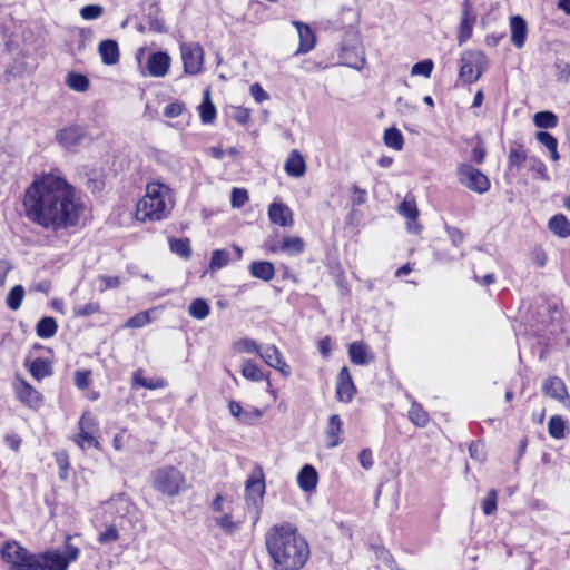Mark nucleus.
<instances>
[{"label": "nucleus", "instance_id": "1", "mask_svg": "<svg viewBox=\"0 0 570 570\" xmlns=\"http://www.w3.org/2000/svg\"><path fill=\"white\" fill-rule=\"evenodd\" d=\"M23 205L30 220L51 232L75 226L81 210L75 188L53 175L35 180L26 190Z\"/></svg>", "mask_w": 570, "mask_h": 570}, {"label": "nucleus", "instance_id": "2", "mask_svg": "<svg viewBox=\"0 0 570 570\" xmlns=\"http://www.w3.org/2000/svg\"><path fill=\"white\" fill-rule=\"evenodd\" d=\"M265 546L273 570H301L311 556L306 538L291 523L272 527L266 532Z\"/></svg>", "mask_w": 570, "mask_h": 570}, {"label": "nucleus", "instance_id": "3", "mask_svg": "<svg viewBox=\"0 0 570 570\" xmlns=\"http://www.w3.org/2000/svg\"><path fill=\"white\" fill-rule=\"evenodd\" d=\"M171 208L169 188L160 183H149L146 195L137 203L136 218L141 222L161 220Z\"/></svg>", "mask_w": 570, "mask_h": 570}, {"label": "nucleus", "instance_id": "4", "mask_svg": "<svg viewBox=\"0 0 570 570\" xmlns=\"http://www.w3.org/2000/svg\"><path fill=\"white\" fill-rule=\"evenodd\" d=\"M79 556L80 549L71 544V535H66L63 552L50 549L36 553L32 570H68L70 563L75 562Z\"/></svg>", "mask_w": 570, "mask_h": 570}, {"label": "nucleus", "instance_id": "5", "mask_svg": "<svg viewBox=\"0 0 570 570\" xmlns=\"http://www.w3.org/2000/svg\"><path fill=\"white\" fill-rule=\"evenodd\" d=\"M153 489L166 497L174 498L187 489L185 474L174 465H161L150 473Z\"/></svg>", "mask_w": 570, "mask_h": 570}, {"label": "nucleus", "instance_id": "6", "mask_svg": "<svg viewBox=\"0 0 570 570\" xmlns=\"http://www.w3.org/2000/svg\"><path fill=\"white\" fill-rule=\"evenodd\" d=\"M2 561L10 570H32L36 553L30 552L14 540L6 541L0 550Z\"/></svg>", "mask_w": 570, "mask_h": 570}, {"label": "nucleus", "instance_id": "7", "mask_svg": "<svg viewBox=\"0 0 570 570\" xmlns=\"http://www.w3.org/2000/svg\"><path fill=\"white\" fill-rule=\"evenodd\" d=\"M487 57L480 50H465L461 55L459 77L465 83H473L480 79L487 68Z\"/></svg>", "mask_w": 570, "mask_h": 570}, {"label": "nucleus", "instance_id": "8", "mask_svg": "<svg viewBox=\"0 0 570 570\" xmlns=\"http://www.w3.org/2000/svg\"><path fill=\"white\" fill-rule=\"evenodd\" d=\"M456 175L460 184L474 193L484 194L491 187L488 176L470 164H460Z\"/></svg>", "mask_w": 570, "mask_h": 570}, {"label": "nucleus", "instance_id": "9", "mask_svg": "<svg viewBox=\"0 0 570 570\" xmlns=\"http://www.w3.org/2000/svg\"><path fill=\"white\" fill-rule=\"evenodd\" d=\"M265 493L264 474L261 468H256L245 484V501L249 509H253L258 517Z\"/></svg>", "mask_w": 570, "mask_h": 570}, {"label": "nucleus", "instance_id": "10", "mask_svg": "<svg viewBox=\"0 0 570 570\" xmlns=\"http://www.w3.org/2000/svg\"><path fill=\"white\" fill-rule=\"evenodd\" d=\"M184 71L188 75H197L202 71L204 50L200 45L190 42L180 46Z\"/></svg>", "mask_w": 570, "mask_h": 570}, {"label": "nucleus", "instance_id": "11", "mask_svg": "<svg viewBox=\"0 0 570 570\" xmlns=\"http://www.w3.org/2000/svg\"><path fill=\"white\" fill-rule=\"evenodd\" d=\"M478 13L473 8L470 0H463L462 2V11L460 16V23L458 28V43L462 46L473 35V28L476 23Z\"/></svg>", "mask_w": 570, "mask_h": 570}, {"label": "nucleus", "instance_id": "12", "mask_svg": "<svg viewBox=\"0 0 570 570\" xmlns=\"http://www.w3.org/2000/svg\"><path fill=\"white\" fill-rule=\"evenodd\" d=\"M87 136V130L80 125H69L56 131V141L65 149L80 145Z\"/></svg>", "mask_w": 570, "mask_h": 570}, {"label": "nucleus", "instance_id": "13", "mask_svg": "<svg viewBox=\"0 0 570 570\" xmlns=\"http://www.w3.org/2000/svg\"><path fill=\"white\" fill-rule=\"evenodd\" d=\"M13 389L17 399L24 405L36 407L41 404L42 395L26 380L17 377V382L14 383Z\"/></svg>", "mask_w": 570, "mask_h": 570}, {"label": "nucleus", "instance_id": "14", "mask_svg": "<svg viewBox=\"0 0 570 570\" xmlns=\"http://www.w3.org/2000/svg\"><path fill=\"white\" fill-rule=\"evenodd\" d=\"M259 356L267 365L278 370L285 376L291 374L288 364L284 360L281 351L275 345H267L264 348H261Z\"/></svg>", "mask_w": 570, "mask_h": 570}, {"label": "nucleus", "instance_id": "15", "mask_svg": "<svg viewBox=\"0 0 570 570\" xmlns=\"http://www.w3.org/2000/svg\"><path fill=\"white\" fill-rule=\"evenodd\" d=\"M169 67L170 57L167 52L157 51L149 55L147 70L150 76L161 78L168 72Z\"/></svg>", "mask_w": 570, "mask_h": 570}, {"label": "nucleus", "instance_id": "16", "mask_svg": "<svg viewBox=\"0 0 570 570\" xmlns=\"http://www.w3.org/2000/svg\"><path fill=\"white\" fill-rule=\"evenodd\" d=\"M399 214L409 220L407 229L411 233L417 234L421 230V226L416 223L419 217V209L416 202L413 197L406 196L404 200L399 205Z\"/></svg>", "mask_w": 570, "mask_h": 570}, {"label": "nucleus", "instance_id": "17", "mask_svg": "<svg viewBox=\"0 0 570 570\" xmlns=\"http://www.w3.org/2000/svg\"><path fill=\"white\" fill-rule=\"evenodd\" d=\"M355 392L356 389L352 381L350 371L344 366L337 376L336 396L341 402H350Z\"/></svg>", "mask_w": 570, "mask_h": 570}, {"label": "nucleus", "instance_id": "18", "mask_svg": "<svg viewBox=\"0 0 570 570\" xmlns=\"http://www.w3.org/2000/svg\"><path fill=\"white\" fill-rule=\"evenodd\" d=\"M268 217L273 224H277L282 227L293 225V213L289 207L283 203H272L268 206Z\"/></svg>", "mask_w": 570, "mask_h": 570}, {"label": "nucleus", "instance_id": "19", "mask_svg": "<svg viewBox=\"0 0 570 570\" xmlns=\"http://www.w3.org/2000/svg\"><path fill=\"white\" fill-rule=\"evenodd\" d=\"M293 26L297 29L299 45L295 55H304L315 47V35L308 24L301 21H293Z\"/></svg>", "mask_w": 570, "mask_h": 570}, {"label": "nucleus", "instance_id": "20", "mask_svg": "<svg viewBox=\"0 0 570 570\" xmlns=\"http://www.w3.org/2000/svg\"><path fill=\"white\" fill-rule=\"evenodd\" d=\"M511 42L518 49H521L527 40L528 24L521 16H512L510 18Z\"/></svg>", "mask_w": 570, "mask_h": 570}, {"label": "nucleus", "instance_id": "21", "mask_svg": "<svg viewBox=\"0 0 570 570\" xmlns=\"http://www.w3.org/2000/svg\"><path fill=\"white\" fill-rule=\"evenodd\" d=\"M542 391L547 396L560 402H563L569 397L564 382L557 376H551L544 380L542 383Z\"/></svg>", "mask_w": 570, "mask_h": 570}, {"label": "nucleus", "instance_id": "22", "mask_svg": "<svg viewBox=\"0 0 570 570\" xmlns=\"http://www.w3.org/2000/svg\"><path fill=\"white\" fill-rule=\"evenodd\" d=\"M284 169L291 177L299 178L304 176L306 171V163L303 155L296 149L292 150L284 165Z\"/></svg>", "mask_w": 570, "mask_h": 570}, {"label": "nucleus", "instance_id": "23", "mask_svg": "<svg viewBox=\"0 0 570 570\" xmlns=\"http://www.w3.org/2000/svg\"><path fill=\"white\" fill-rule=\"evenodd\" d=\"M101 61L107 66L116 65L119 61V46L116 40L106 39L98 46Z\"/></svg>", "mask_w": 570, "mask_h": 570}, {"label": "nucleus", "instance_id": "24", "mask_svg": "<svg viewBox=\"0 0 570 570\" xmlns=\"http://www.w3.org/2000/svg\"><path fill=\"white\" fill-rule=\"evenodd\" d=\"M343 432V421L337 414L330 416L328 425L326 428V438L328 449H333L341 443V434Z\"/></svg>", "mask_w": 570, "mask_h": 570}, {"label": "nucleus", "instance_id": "25", "mask_svg": "<svg viewBox=\"0 0 570 570\" xmlns=\"http://www.w3.org/2000/svg\"><path fill=\"white\" fill-rule=\"evenodd\" d=\"M318 474L316 469L311 464H305L297 475V483L303 491H312L316 488Z\"/></svg>", "mask_w": 570, "mask_h": 570}, {"label": "nucleus", "instance_id": "26", "mask_svg": "<svg viewBox=\"0 0 570 570\" xmlns=\"http://www.w3.org/2000/svg\"><path fill=\"white\" fill-rule=\"evenodd\" d=\"M147 20L149 24V30L156 33H166L168 32V28L165 23L164 18L161 17V9L158 3L154 2L149 7V11L147 14Z\"/></svg>", "mask_w": 570, "mask_h": 570}, {"label": "nucleus", "instance_id": "27", "mask_svg": "<svg viewBox=\"0 0 570 570\" xmlns=\"http://www.w3.org/2000/svg\"><path fill=\"white\" fill-rule=\"evenodd\" d=\"M249 272L253 277L259 278L264 282H269L275 277V267L273 263L267 261L253 262L249 265Z\"/></svg>", "mask_w": 570, "mask_h": 570}, {"label": "nucleus", "instance_id": "28", "mask_svg": "<svg viewBox=\"0 0 570 570\" xmlns=\"http://www.w3.org/2000/svg\"><path fill=\"white\" fill-rule=\"evenodd\" d=\"M58 331L57 321L51 316L41 317L36 325V333L40 338H51Z\"/></svg>", "mask_w": 570, "mask_h": 570}, {"label": "nucleus", "instance_id": "29", "mask_svg": "<svg viewBox=\"0 0 570 570\" xmlns=\"http://www.w3.org/2000/svg\"><path fill=\"white\" fill-rule=\"evenodd\" d=\"M305 243L303 238L298 236H286L282 240L281 252L289 256H296L304 252Z\"/></svg>", "mask_w": 570, "mask_h": 570}, {"label": "nucleus", "instance_id": "30", "mask_svg": "<svg viewBox=\"0 0 570 570\" xmlns=\"http://www.w3.org/2000/svg\"><path fill=\"white\" fill-rule=\"evenodd\" d=\"M549 229L562 238L570 236V223L562 214H557L550 218Z\"/></svg>", "mask_w": 570, "mask_h": 570}, {"label": "nucleus", "instance_id": "31", "mask_svg": "<svg viewBox=\"0 0 570 570\" xmlns=\"http://www.w3.org/2000/svg\"><path fill=\"white\" fill-rule=\"evenodd\" d=\"M351 362L356 365H366L370 362L367 347L363 342H353L348 346Z\"/></svg>", "mask_w": 570, "mask_h": 570}, {"label": "nucleus", "instance_id": "32", "mask_svg": "<svg viewBox=\"0 0 570 570\" xmlns=\"http://www.w3.org/2000/svg\"><path fill=\"white\" fill-rule=\"evenodd\" d=\"M132 386H140L147 390L164 389L167 386V381L163 377L145 379L139 371L135 372L131 377Z\"/></svg>", "mask_w": 570, "mask_h": 570}, {"label": "nucleus", "instance_id": "33", "mask_svg": "<svg viewBox=\"0 0 570 570\" xmlns=\"http://www.w3.org/2000/svg\"><path fill=\"white\" fill-rule=\"evenodd\" d=\"M199 116L204 124H210L216 118V107L210 99L209 89H206L204 92V98L199 106Z\"/></svg>", "mask_w": 570, "mask_h": 570}, {"label": "nucleus", "instance_id": "34", "mask_svg": "<svg viewBox=\"0 0 570 570\" xmlns=\"http://www.w3.org/2000/svg\"><path fill=\"white\" fill-rule=\"evenodd\" d=\"M112 505L121 518L128 515L130 521L137 519V509L127 498L120 495L114 499Z\"/></svg>", "mask_w": 570, "mask_h": 570}, {"label": "nucleus", "instance_id": "35", "mask_svg": "<svg viewBox=\"0 0 570 570\" xmlns=\"http://www.w3.org/2000/svg\"><path fill=\"white\" fill-rule=\"evenodd\" d=\"M29 371L31 375L38 381L52 374L51 364L47 360L41 357H38L31 362Z\"/></svg>", "mask_w": 570, "mask_h": 570}, {"label": "nucleus", "instance_id": "36", "mask_svg": "<svg viewBox=\"0 0 570 570\" xmlns=\"http://www.w3.org/2000/svg\"><path fill=\"white\" fill-rule=\"evenodd\" d=\"M383 141L385 146L394 150H401L404 146V137L396 127L385 129Z\"/></svg>", "mask_w": 570, "mask_h": 570}, {"label": "nucleus", "instance_id": "37", "mask_svg": "<svg viewBox=\"0 0 570 570\" xmlns=\"http://www.w3.org/2000/svg\"><path fill=\"white\" fill-rule=\"evenodd\" d=\"M66 85L75 91L83 92L89 88L90 81L88 77L82 73L69 72L66 78Z\"/></svg>", "mask_w": 570, "mask_h": 570}, {"label": "nucleus", "instance_id": "38", "mask_svg": "<svg viewBox=\"0 0 570 570\" xmlns=\"http://www.w3.org/2000/svg\"><path fill=\"white\" fill-rule=\"evenodd\" d=\"M528 156L522 146L511 147L508 155L509 169L519 170L527 161Z\"/></svg>", "mask_w": 570, "mask_h": 570}, {"label": "nucleus", "instance_id": "39", "mask_svg": "<svg viewBox=\"0 0 570 570\" xmlns=\"http://www.w3.org/2000/svg\"><path fill=\"white\" fill-rule=\"evenodd\" d=\"M188 313L196 320H204L209 315L210 306L204 298H196L190 303Z\"/></svg>", "mask_w": 570, "mask_h": 570}, {"label": "nucleus", "instance_id": "40", "mask_svg": "<svg viewBox=\"0 0 570 570\" xmlns=\"http://www.w3.org/2000/svg\"><path fill=\"white\" fill-rule=\"evenodd\" d=\"M409 419L419 428H424L429 423L428 412L417 403H412L409 410Z\"/></svg>", "mask_w": 570, "mask_h": 570}, {"label": "nucleus", "instance_id": "41", "mask_svg": "<svg viewBox=\"0 0 570 570\" xmlns=\"http://www.w3.org/2000/svg\"><path fill=\"white\" fill-rule=\"evenodd\" d=\"M548 432L551 438L556 440L563 439L566 436V421L560 415H553L550 417L548 423Z\"/></svg>", "mask_w": 570, "mask_h": 570}, {"label": "nucleus", "instance_id": "42", "mask_svg": "<svg viewBox=\"0 0 570 570\" xmlns=\"http://www.w3.org/2000/svg\"><path fill=\"white\" fill-rule=\"evenodd\" d=\"M533 122L538 128H554L558 124V117L552 111H539L534 114Z\"/></svg>", "mask_w": 570, "mask_h": 570}, {"label": "nucleus", "instance_id": "43", "mask_svg": "<svg viewBox=\"0 0 570 570\" xmlns=\"http://www.w3.org/2000/svg\"><path fill=\"white\" fill-rule=\"evenodd\" d=\"M170 250L181 258L188 259L191 256L189 239L173 238L169 240Z\"/></svg>", "mask_w": 570, "mask_h": 570}, {"label": "nucleus", "instance_id": "44", "mask_svg": "<svg viewBox=\"0 0 570 570\" xmlns=\"http://www.w3.org/2000/svg\"><path fill=\"white\" fill-rule=\"evenodd\" d=\"M23 297H24L23 286L16 285L8 293L7 298H6V304L10 309L17 311L21 306Z\"/></svg>", "mask_w": 570, "mask_h": 570}, {"label": "nucleus", "instance_id": "45", "mask_svg": "<svg viewBox=\"0 0 570 570\" xmlns=\"http://www.w3.org/2000/svg\"><path fill=\"white\" fill-rule=\"evenodd\" d=\"M73 442L77 443L82 450L90 448H99V442L95 438V432L80 431L73 436Z\"/></svg>", "mask_w": 570, "mask_h": 570}, {"label": "nucleus", "instance_id": "46", "mask_svg": "<svg viewBox=\"0 0 570 570\" xmlns=\"http://www.w3.org/2000/svg\"><path fill=\"white\" fill-rule=\"evenodd\" d=\"M242 374L245 379L253 382H261L264 380L262 370L250 361H245L242 365Z\"/></svg>", "mask_w": 570, "mask_h": 570}, {"label": "nucleus", "instance_id": "47", "mask_svg": "<svg viewBox=\"0 0 570 570\" xmlns=\"http://www.w3.org/2000/svg\"><path fill=\"white\" fill-rule=\"evenodd\" d=\"M230 256L226 249H215L212 253L209 269L217 271L225 267L229 263Z\"/></svg>", "mask_w": 570, "mask_h": 570}, {"label": "nucleus", "instance_id": "48", "mask_svg": "<svg viewBox=\"0 0 570 570\" xmlns=\"http://www.w3.org/2000/svg\"><path fill=\"white\" fill-rule=\"evenodd\" d=\"M153 312H154V309H148V311L137 313L136 315H134L126 322L125 326L129 327V328H140V327L148 325L153 321V318H151Z\"/></svg>", "mask_w": 570, "mask_h": 570}, {"label": "nucleus", "instance_id": "49", "mask_svg": "<svg viewBox=\"0 0 570 570\" xmlns=\"http://www.w3.org/2000/svg\"><path fill=\"white\" fill-rule=\"evenodd\" d=\"M216 524L228 535H233L239 530L240 522H235L230 514H224L215 519Z\"/></svg>", "mask_w": 570, "mask_h": 570}, {"label": "nucleus", "instance_id": "50", "mask_svg": "<svg viewBox=\"0 0 570 570\" xmlns=\"http://www.w3.org/2000/svg\"><path fill=\"white\" fill-rule=\"evenodd\" d=\"M433 61L430 59H425L414 63L411 69V73L413 76H423L429 78L433 71Z\"/></svg>", "mask_w": 570, "mask_h": 570}, {"label": "nucleus", "instance_id": "51", "mask_svg": "<svg viewBox=\"0 0 570 570\" xmlns=\"http://www.w3.org/2000/svg\"><path fill=\"white\" fill-rule=\"evenodd\" d=\"M498 492L492 489L482 501V511L485 515H491L497 511Z\"/></svg>", "mask_w": 570, "mask_h": 570}, {"label": "nucleus", "instance_id": "52", "mask_svg": "<svg viewBox=\"0 0 570 570\" xmlns=\"http://www.w3.org/2000/svg\"><path fill=\"white\" fill-rule=\"evenodd\" d=\"M100 311V304L98 302H89L85 305L73 307V316L86 317L96 314Z\"/></svg>", "mask_w": 570, "mask_h": 570}, {"label": "nucleus", "instance_id": "53", "mask_svg": "<svg viewBox=\"0 0 570 570\" xmlns=\"http://www.w3.org/2000/svg\"><path fill=\"white\" fill-rule=\"evenodd\" d=\"M79 430L88 432L98 431V421L90 412H85L79 420Z\"/></svg>", "mask_w": 570, "mask_h": 570}, {"label": "nucleus", "instance_id": "54", "mask_svg": "<svg viewBox=\"0 0 570 570\" xmlns=\"http://www.w3.org/2000/svg\"><path fill=\"white\" fill-rule=\"evenodd\" d=\"M235 348L242 353H256L259 355L261 346L250 338H242L235 343Z\"/></svg>", "mask_w": 570, "mask_h": 570}, {"label": "nucleus", "instance_id": "55", "mask_svg": "<svg viewBox=\"0 0 570 570\" xmlns=\"http://www.w3.org/2000/svg\"><path fill=\"white\" fill-rule=\"evenodd\" d=\"M248 202L246 189L234 187L230 194V204L234 208H240Z\"/></svg>", "mask_w": 570, "mask_h": 570}, {"label": "nucleus", "instance_id": "56", "mask_svg": "<svg viewBox=\"0 0 570 570\" xmlns=\"http://www.w3.org/2000/svg\"><path fill=\"white\" fill-rule=\"evenodd\" d=\"M102 13L104 8L100 4H87L80 10V16L85 20L98 19Z\"/></svg>", "mask_w": 570, "mask_h": 570}, {"label": "nucleus", "instance_id": "57", "mask_svg": "<svg viewBox=\"0 0 570 570\" xmlns=\"http://www.w3.org/2000/svg\"><path fill=\"white\" fill-rule=\"evenodd\" d=\"M118 538H119L118 529L116 528V525L111 524L104 532H101L98 535V542L101 544H107V543L118 540Z\"/></svg>", "mask_w": 570, "mask_h": 570}, {"label": "nucleus", "instance_id": "58", "mask_svg": "<svg viewBox=\"0 0 570 570\" xmlns=\"http://www.w3.org/2000/svg\"><path fill=\"white\" fill-rule=\"evenodd\" d=\"M56 463L59 466V476L61 480H66L68 478L69 470V458L65 452L58 453L56 455Z\"/></svg>", "mask_w": 570, "mask_h": 570}, {"label": "nucleus", "instance_id": "59", "mask_svg": "<svg viewBox=\"0 0 570 570\" xmlns=\"http://www.w3.org/2000/svg\"><path fill=\"white\" fill-rule=\"evenodd\" d=\"M445 232L453 246H459L464 240V234L458 227L445 224Z\"/></svg>", "mask_w": 570, "mask_h": 570}, {"label": "nucleus", "instance_id": "60", "mask_svg": "<svg viewBox=\"0 0 570 570\" xmlns=\"http://www.w3.org/2000/svg\"><path fill=\"white\" fill-rule=\"evenodd\" d=\"M90 376H91L90 371H86V370L76 371L75 385L80 390L87 389L90 384Z\"/></svg>", "mask_w": 570, "mask_h": 570}, {"label": "nucleus", "instance_id": "61", "mask_svg": "<svg viewBox=\"0 0 570 570\" xmlns=\"http://www.w3.org/2000/svg\"><path fill=\"white\" fill-rule=\"evenodd\" d=\"M535 138L537 140L542 144L543 146H546L549 150L552 149L553 147H558V140L556 137H553L551 134H549L548 131H538L535 134Z\"/></svg>", "mask_w": 570, "mask_h": 570}, {"label": "nucleus", "instance_id": "62", "mask_svg": "<svg viewBox=\"0 0 570 570\" xmlns=\"http://www.w3.org/2000/svg\"><path fill=\"white\" fill-rule=\"evenodd\" d=\"M185 109L184 104L181 102H170L164 109V115L167 118H177L179 117Z\"/></svg>", "mask_w": 570, "mask_h": 570}, {"label": "nucleus", "instance_id": "63", "mask_svg": "<svg viewBox=\"0 0 570 570\" xmlns=\"http://www.w3.org/2000/svg\"><path fill=\"white\" fill-rule=\"evenodd\" d=\"M228 409L233 416L238 417L244 423H249V415L243 412V409L238 402L230 401Z\"/></svg>", "mask_w": 570, "mask_h": 570}, {"label": "nucleus", "instance_id": "64", "mask_svg": "<svg viewBox=\"0 0 570 570\" xmlns=\"http://www.w3.org/2000/svg\"><path fill=\"white\" fill-rule=\"evenodd\" d=\"M530 169L539 175L541 179L548 180L549 177L547 175V167L543 161L540 159L532 157L530 158Z\"/></svg>", "mask_w": 570, "mask_h": 570}]
</instances>
